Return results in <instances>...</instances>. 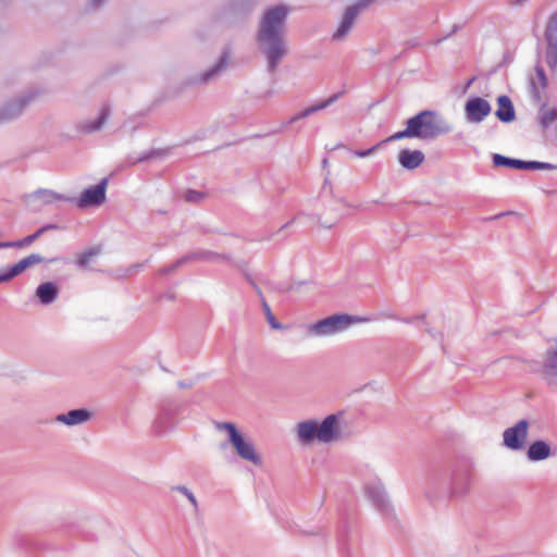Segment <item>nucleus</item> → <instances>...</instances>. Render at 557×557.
<instances>
[{
  "label": "nucleus",
  "mask_w": 557,
  "mask_h": 557,
  "mask_svg": "<svg viewBox=\"0 0 557 557\" xmlns=\"http://www.w3.org/2000/svg\"><path fill=\"white\" fill-rule=\"evenodd\" d=\"M491 112V103L481 97H471L465 104V116L469 123L480 124Z\"/></svg>",
  "instance_id": "obj_15"
},
{
  "label": "nucleus",
  "mask_w": 557,
  "mask_h": 557,
  "mask_svg": "<svg viewBox=\"0 0 557 557\" xmlns=\"http://www.w3.org/2000/svg\"><path fill=\"white\" fill-rule=\"evenodd\" d=\"M214 426L220 432H225L227 440L220 444L221 449H225L228 445L233 447L236 455L244 461L253 466L262 465V457L257 451L253 442L238 430L233 422H214Z\"/></svg>",
  "instance_id": "obj_4"
},
{
  "label": "nucleus",
  "mask_w": 557,
  "mask_h": 557,
  "mask_svg": "<svg viewBox=\"0 0 557 557\" xmlns=\"http://www.w3.org/2000/svg\"><path fill=\"white\" fill-rule=\"evenodd\" d=\"M367 321L366 318L346 313L333 314L321 319L307 326V335L310 337H327L348 330L352 324Z\"/></svg>",
  "instance_id": "obj_5"
},
{
  "label": "nucleus",
  "mask_w": 557,
  "mask_h": 557,
  "mask_svg": "<svg viewBox=\"0 0 557 557\" xmlns=\"http://www.w3.org/2000/svg\"><path fill=\"white\" fill-rule=\"evenodd\" d=\"M72 199L51 189L39 188L30 194L23 196L25 206L32 212H40L45 206L58 201H71Z\"/></svg>",
  "instance_id": "obj_9"
},
{
  "label": "nucleus",
  "mask_w": 557,
  "mask_h": 557,
  "mask_svg": "<svg viewBox=\"0 0 557 557\" xmlns=\"http://www.w3.org/2000/svg\"><path fill=\"white\" fill-rule=\"evenodd\" d=\"M536 121L543 131H547L557 123V106H549L544 102L540 106Z\"/></svg>",
  "instance_id": "obj_24"
},
{
  "label": "nucleus",
  "mask_w": 557,
  "mask_h": 557,
  "mask_svg": "<svg viewBox=\"0 0 557 557\" xmlns=\"http://www.w3.org/2000/svg\"><path fill=\"white\" fill-rule=\"evenodd\" d=\"M474 81H475V77L470 78L467 83V87H470Z\"/></svg>",
  "instance_id": "obj_57"
},
{
  "label": "nucleus",
  "mask_w": 557,
  "mask_h": 557,
  "mask_svg": "<svg viewBox=\"0 0 557 557\" xmlns=\"http://www.w3.org/2000/svg\"><path fill=\"white\" fill-rule=\"evenodd\" d=\"M451 131V124L442 114L432 110H423L407 120L405 129L391 135L385 141H396L405 138L432 140Z\"/></svg>",
  "instance_id": "obj_2"
},
{
  "label": "nucleus",
  "mask_w": 557,
  "mask_h": 557,
  "mask_svg": "<svg viewBox=\"0 0 557 557\" xmlns=\"http://www.w3.org/2000/svg\"><path fill=\"white\" fill-rule=\"evenodd\" d=\"M341 419L342 413H333L318 422V441L320 443L330 444L343 438Z\"/></svg>",
  "instance_id": "obj_11"
},
{
  "label": "nucleus",
  "mask_w": 557,
  "mask_h": 557,
  "mask_svg": "<svg viewBox=\"0 0 557 557\" xmlns=\"http://www.w3.org/2000/svg\"><path fill=\"white\" fill-rule=\"evenodd\" d=\"M425 331H426V332H428V333H429L433 338H435V339H436L437 337H438V338H442V336H443L441 333H435V332H433V330H430V329H428V330H425Z\"/></svg>",
  "instance_id": "obj_49"
},
{
  "label": "nucleus",
  "mask_w": 557,
  "mask_h": 557,
  "mask_svg": "<svg viewBox=\"0 0 557 557\" xmlns=\"http://www.w3.org/2000/svg\"><path fill=\"white\" fill-rule=\"evenodd\" d=\"M473 473L470 469H458L450 476L434 478L428 488L426 497L434 504H446L463 498L470 492Z\"/></svg>",
  "instance_id": "obj_3"
},
{
  "label": "nucleus",
  "mask_w": 557,
  "mask_h": 557,
  "mask_svg": "<svg viewBox=\"0 0 557 557\" xmlns=\"http://www.w3.org/2000/svg\"><path fill=\"white\" fill-rule=\"evenodd\" d=\"M535 75L530 77V92L535 101H540L541 91L547 87V77L542 66H535Z\"/></svg>",
  "instance_id": "obj_26"
},
{
  "label": "nucleus",
  "mask_w": 557,
  "mask_h": 557,
  "mask_svg": "<svg viewBox=\"0 0 557 557\" xmlns=\"http://www.w3.org/2000/svg\"><path fill=\"white\" fill-rule=\"evenodd\" d=\"M493 164L495 166H506L517 170H556L557 165L548 162L541 161H524L520 159H512L499 153L493 156Z\"/></svg>",
  "instance_id": "obj_14"
},
{
  "label": "nucleus",
  "mask_w": 557,
  "mask_h": 557,
  "mask_svg": "<svg viewBox=\"0 0 557 557\" xmlns=\"http://www.w3.org/2000/svg\"><path fill=\"white\" fill-rule=\"evenodd\" d=\"M35 240H36V236L30 234L22 239L12 242V245H13V248H23V247L32 245Z\"/></svg>",
  "instance_id": "obj_38"
},
{
  "label": "nucleus",
  "mask_w": 557,
  "mask_h": 557,
  "mask_svg": "<svg viewBox=\"0 0 557 557\" xmlns=\"http://www.w3.org/2000/svg\"><path fill=\"white\" fill-rule=\"evenodd\" d=\"M544 37H545V39L557 38V11L554 12L548 17Z\"/></svg>",
  "instance_id": "obj_34"
},
{
  "label": "nucleus",
  "mask_w": 557,
  "mask_h": 557,
  "mask_svg": "<svg viewBox=\"0 0 557 557\" xmlns=\"http://www.w3.org/2000/svg\"><path fill=\"white\" fill-rule=\"evenodd\" d=\"M230 63V53L228 51L224 50L218 61L210 66L208 70L203 71L199 74H193L187 76L183 81L184 87H194V86H200V85H208L211 82H214L218 79L227 69Z\"/></svg>",
  "instance_id": "obj_7"
},
{
  "label": "nucleus",
  "mask_w": 557,
  "mask_h": 557,
  "mask_svg": "<svg viewBox=\"0 0 557 557\" xmlns=\"http://www.w3.org/2000/svg\"><path fill=\"white\" fill-rule=\"evenodd\" d=\"M497 110L495 111L496 117L503 123H511L516 119V111L511 99L502 95L497 97Z\"/></svg>",
  "instance_id": "obj_23"
},
{
  "label": "nucleus",
  "mask_w": 557,
  "mask_h": 557,
  "mask_svg": "<svg viewBox=\"0 0 557 557\" xmlns=\"http://www.w3.org/2000/svg\"><path fill=\"white\" fill-rule=\"evenodd\" d=\"M529 0H509V3L515 7H522Z\"/></svg>",
  "instance_id": "obj_48"
},
{
  "label": "nucleus",
  "mask_w": 557,
  "mask_h": 557,
  "mask_svg": "<svg viewBox=\"0 0 557 557\" xmlns=\"http://www.w3.org/2000/svg\"><path fill=\"white\" fill-rule=\"evenodd\" d=\"M91 418L92 412L89 409L78 408L55 416L54 420L67 426H76L89 422Z\"/></svg>",
  "instance_id": "obj_19"
},
{
  "label": "nucleus",
  "mask_w": 557,
  "mask_h": 557,
  "mask_svg": "<svg viewBox=\"0 0 557 557\" xmlns=\"http://www.w3.org/2000/svg\"><path fill=\"white\" fill-rule=\"evenodd\" d=\"M290 8L276 4L267 8L259 17L255 40L259 53L265 61L270 75L277 72L280 64L289 53L287 40V18Z\"/></svg>",
  "instance_id": "obj_1"
},
{
  "label": "nucleus",
  "mask_w": 557,
  "mask_h": 557,
  "mask_svg": "<svg viewBox=\"0 0 557 557\" xmlns=\"http://www.w3.org/2000/svg\"><path fill=\"white\" fill-rule=\"evenodd\" d=\"M108 178H102L97 185L86 188L81 196L75 199V203L79 209L89 207H98L106 201V189Z\"/></svg>",
  "instance_id": "obj_13"
},
{
  "label": "nucleus",
  "mask_w": 557,
  "mask_h": 557,
  "mask_svg": "<svg viewBox=\"0 0 557 557\" xmlns=\"http://www.w3.org/2000/svg\"><path fill=\"white\" fill-rule=\"evenodd\" d=\"M364 495L373 507L382 515H389L393 511L387 493L381 481L366 484Z\"/></svg>",
  "instance_id": "obj_12"
},
{
  "label": "nucleus",
  "mask_w": 557,
  "mask_h": 557,
  "mask_svg": "<svg viewBox=\"0 0 557 557\" xmlns=\"http://www.w3.org/2000/svg\"><path fill=\"white\" fill-rule=\"evenodd\" d=\"M205 198L201 191L188 190L185 195V199L189 202H199Z\"/></svg>",
  "instance_id": "obj_41"
},
{
  "label": "nucleus",
  "mask_w": 557,
  "mask_h": 557,
  "mask_svg": "<svg viewBox=\"0 0 557 557\" xmlns=\"http://www.w3.org/2000/svg\"><path fill=\"white\" fill-rule=\"evenodd\" d=\"M359 14H357V9L347 8L343 13V16L338 23L337 28L332 35V41L334 42H343L347 39L350 34L354 25L356 24Z\"/></svg>",
  "instance_id": "obj_18"
},
{
  "label": "nucleus",
  "mask_w": 557,
  "mask_h": 557,
  "mask_svg": "<svg viewBox=\"0 0 557 557\" xmlns=\"http://www.w3.org/2000/svg\"><path fill=\"white\" fill-rule=\"evenodd\" d=\"M386 143L387 141L382 140V141H380L379 144L372 146L369 149H366V150H355L352 153H354V156H356L358 158H367V157H370V156L374 154Z\"/></svg>",
  "instance_id": "obj_37"
},
{
  "label": "nucleus",
  "mask_w": 557,
  "mask_h": 557,
  "mask_svg": "<svg viewBox=\"0 0 557 557\" xmlns=\"http://www.w3.org/2000/svg\"><path fill=\"white\" fill-rule=\"evenodd\" d=\"M552 456L554 451L550 445L542 440L531 443L527 450V458L532 462L543 461Z\"/></svg>",
  "instance_id": "obj_22"
},
{
  "label": "nucleus",
  "mask_w": 557,
  "mask_h": 557,
  "mask_svg": "<svg viewBox=\"0 0 557 557\" xmlns=\"http://www.w3.org/2000/svg\"><path fill=\"white\" fill-rule=\"evenodd\" d=\"M248 281H249V283L252 285V287L255 288L256 293L259 295L260 300L262 301V298H264V297H263V295H262L261 289L259 288V286H258V285H257V284H256L251 278H248Z\"/></svg>",
  "instance_id": "obj_46"
},
{
  "label": "nucleus",
  "mask_w": 557,
  "mask_h": 557,
  "mask_svg": "<svg viewBox=\"0 0 557 557\" xmlns=\"http://www.w3.org/2000/svg\"><path fill=\"white\" fill-rule=\"evenodd\" d=\"M542 377L549 389L557 392V349L546 351L542 364Z\"/></svg>",
  "instance_id": "obj_17"
},
{
  "label": "nucleus",
  "mask_w": 557,
  "mask_h": 557,
  "mask_svg": "<svg viewBox=\"0 0 557 557\" xmlns=\"http://www.w3.org/2000/svg\"><path fill=\"white\" fill-rule=\"evenodd\" d=\"M171 492H177V493L184 495L188 499V502L190 503L194 512L198 513V511H199L198 500H197L196 496L194 495V493L187 486H185V485H174V486L171 487Z\"/></svg>",
  "instance_id": "obj_30"
},
{
  "label": "nucleus",
  "mask_w": 557,
  "mask_h": 557,
  "mask_svg": "<svg viewBox=\"0 0 557 557\" xmlns=\"http://www.w3.org/2000/svg\"><path fill=\"white\" fill-rule=\"evenodd\" d=\"M298 441L302 445L312 444L315 440L318 441V421L317 420H305L299 422L295 429Z\"/></svg>",
  "instance_id": "obj_20"
},
{
  "label": "nucleus",
  "mask_w": 557,
  "mask_h": 557,
  "mask_svg": "<svg viewBox=\"0 0 557 557\" xmlns=\"http://www.w3.org/2000/svg\"><path fill=\"white\" fill-rule=\"evenodd\" d=\"M293 221H294V220H292V221H289V222L285 223V224L283 225V228H284V227H287L288 225H290Z\"/></svg>",
  "instance_id": "obj_58"
},
{
  "label": "nucleus",
  "mask_w": 557,
  "mask_h": 557,
  "mask_svg": "<svg viewBox=\"0 0 557 557\" xmlns=\"http://www.w3.org/2000/svg\"><path fill=\"white\" fill-rule=\"evenodd\" d=\"M407 45L409 47H416V46H418V42L416 40H410V41L407 42Z\"/></svg>",
  "instance_id": "obj_56"
},
{
  "label": "nucleus",
  "mask_w": 557,
  "mask_h": 557,
  "mask_svg": "<svg viewBox=\"0 0 557 557\" xmlns=\"http://www.w3.org/2000/svg\"><path fill=\"white\" fill-rule=\"evenodd\" d=\"M100 252V249L98 248H90L89 250L83 252L79 258L76 260V264L77 267L82 268V269H86L89 264V262L91 261V259L94 257H96L97 255H99Z\"/></svg>",
  "instance_id": "obj_35"
},
{
  "label": "nucleus",
  "mask_w": 557,
  "mask_h": 557,
  "mask_svg": "<svg viewBox=\"0 0 557 557\" xmlns=\"http://www.w3.org/2000/svg\"><path fill=\"white\" fill-rule=\"evenodd\" d=\"M545 40L547 44L546 62L550 67H555L557 65V38Z\"/></svg>",
  "instance_id": "obj_31"
},
{
  "label": "nucleus",
  "mask_w": 557,
  "mask_h": 557,
  "mask_svg": "<svg viewBox=\"0 0 557 557\" xmlns=\"http://www.w3.org/2000/svg\"><path fill=\"white\" fill-rule=\"evenodd\" d=\"M187 262H227L231 260L228 255L214 252L211 250L198 249L185 255Z\"/></svg>",
  "instance_id": "obj_21"
},
{
  "label": "nucleus",
  "mask_w": 557,
  "mask_h": 557,
  "mask_svg": "<svg viewBox=\"0 0 557 557\" xmlns=\"http://www.w3.org/2000/svg\"><path fill=\"white\" fill-rule=\"evenodd\" d=\"M375 0H356L355 3L350 4L348 8L357 9V14H361V12L371 5Z\"/></svg>",
  "instance_id": "obj_40"
},
{
  "label": "nucleus",
  "mask_w": 557,
  "mask_h": 557,
  "mask_svg": "<svg viewBox=\"0 0 557 557\" xmlns=\"http://www.w3.org/2000/svg\"><path fill=\"white\" fill-rule=\"evenodd\" d=\"M177 384L180 388H190L194 385L193 381H180Z\"/></svg>",
  "instance_id": "obj_44"
},
{
  "label": "nucleus",
  "mask_w": 557,
  "mask_h": 557,
  "mask_svg": "<svg viewBox=\"0 0 557 557\" xmlns=\"http://www.w3.org/2000/svg\"><path fill=\"white\" fill-rule=\"evenodd\" d=\"M248 281H249V283L252 285V287L255 288L256 293L259 295L260 300L262 301V298H264V297H263V295H262L261 289L259 288V286H258V285H257V284H256L251 278H248Z\"/></svg>",
  "instance_id": "obj_47"
},
{
  "label": "nucleus",
  "mask_w": 557,
  "mask_h": 557,
  "mask_svg": "<svg viewBox=\"0 0 557 557\" xmlns=\"http://www.w3.org/2000/svg\"><path fill=\"white\" fill-rule=\"evenodd\" d=\"M262 310L264 312V315L267 318L268 323L271 325L274 330H282L283 325L275 319L274 314L272 313V310L269 306V304L265 301L264 298H262Z\"/></svg>",
  "instance_id": "obj_33"
},
{
  "label": "nucleus",
  "mask_w": 557,
  "mask_h": 557,
  "mask_svg": "<svg viewBox=\"0 0 557 557\" xmlns=\"http://www.w3.org/2000/svg\"><path fill=\"white\" fill-rule=\"evenodd\" d=\"M39 95L40 92L37 89H28L3 101L0 104V125L20 119Z\"/></svg>",
  "instance_id": "obj_6"
},
{
  "label": "nucleus",
  "mask_w": 557,
  "mask_h": 557,
  "mask_svg": "<svg viewBox=\"0 0 557 557\" xmlns=\"http://www.w3.org/2000/svg\"><path fill=\"white\" fill-rule=\"evenodd\" d=\"M172 410L171 409H162V411L160 412V414L158 416V418L156 419V422H154V429H156V432L157 433H164L165 431H168V429H172L173 426H170L168 428L166 426V422L168 420L172 417Z\"/></svg>",
  "instance_id": "obj_32"
},
{
  "label": "nucleus",
  "mask_w": 557,
  "mask_h": 557,
  "mask_svg": "<svg viewBox=\"0 0 557 557\" xmlns=\"http://www.w3.org/2000/svg\"><path fill=\"white\" fill-rule=\"evenodd\" d=\"M299 120H301V119H300V117H298V114H296V115L292 116V117L288 120V122H287V123H288V124H293V123H295V122H297V121H299Z\"/></svg>",
  "instance_id": "obj_54"
},
{
  "label": "nucleus",
  "mask_w": 557,
  "mask_h": 557,
  "mask_svg": "<svg viewBox=\"0 0 557 557\" xmlns=\"http://www.w3.org/2000/svg\"><path fill=\"white\" fill-rule=\"evenodd\" d=\"M44 257L39 253H30L29 256L23 258L17 263L9 267L7 270L0 273V284L4 282H9L15 276L22 274L27 269L44 262Z\"/></svg>",
  "instance_id": "obj_16"
},
{
  "label": "nucleus",
  "mask_w": 557,
  "mask_h": 557,
  "mask_svg": "<svg viewBox=\"0 0 557 557\" xmlns=\"http://www.w3.org/2000/svg\"><path fill=\"white\" fill-rule=\"evenodd\" d=\"M112 115V108L109 103H102L96 117L84 119L75 123L74 129L78 136H88L101 132Z\"/></svg>",
  "instance_id": "obj_8"
},
{
  "label": "nucleus",
  "mask_w": 557,
  "mask_h": 557,
  "mask_svg": "<svg viewBox=\"0 0 557 557\" xmlns=\"http://www.w3.org/2000/svg\"><path fill=\"white\" fill-rule=\"evenodd\" d=\"M163 154H164V152L161 150H151L149 152H144L143 154H140V157L134 163L145 162L152 158L161 157Z\"/></svg>",
  "instance_id": "obj_39"
},
{
  "label": "nucleus",
  "mask_w": 557,
  "mask_h": 557,
  "mask_svg": "<svg viewBox=\"0 0 557 557\" xmlns=\"http://www.w3.org/2000/svg\"><path fill=\"white\" fill-rule=\"evenodd\" d=\"M424 159V153L421 150L403 149L398 154V162L406 170L419 168Z\"/></svg>",
  "instance_id": "obj_25"
},
{
  "label": "nucleus",
  "mask_w": 557,
  "mask_h": 557,
  "mask_svg": "<svg viewBox=\"0 0 557 557\" xmlns=\"http://www.w3.org/2000/svg\"><path fill=\"white\" fill-rule=\"evenodd\" d=\"M0 248H13L12 242H0Z\"/></svg>",
  "instance_id": "obj_50"
},
{
  "label": "nucleus",
  "mask_w": 557,
  "mask_h": 557,
  "mask_svg": "<svg viewBox=\"0 0 557 557\" xmlns=\"http://www.w3.org/2000/svg\"><path fill=\"white\" fill-rule=\"evenodd\" d=\"M510 213L511 212H503V213H499V214L494 215L492 218H488L487 220H496V219H499V218L505 216V215L510 214Z\"/></svg>",
  "instance_id": "obj_53"
},
{
  "label": "nucleus",
  "mask_w": 557,
  "mask_h": 557,
  "mask_svg": "<svg viewBox=\"0 0 557 557\" xmlns=\"http://www.w3.org/2000/svg\"><path fill=\"white\" fill-rule=\"evenodd\" d=\"M422 319H423V317H422V315H419V317H414V318H412V319H405V320H404V322H406V323H412V322H414V321H417V320H422Z\"/></svg>",
  "instance_id": "obj_52"
},
{
  "label": "nucleus",
  "mask_w": 557,
  "mask_h": 557,
  "mask_svg": "<svg viewBox=\"0 0 557 557\" xmlns=\"http://www.w3.org/2000/svg\"><path fill=\"white\" fill-rule=\"evenodd\" d=\"M58 295L59 287L53 282L42 283L36 289V296L45 306L52 304L57 299Z\"/></svg>",
  "instance_id": "obj_27"
},
{
  "label": "nucleus",
  "mask_w": 557,
  "mask_h": 557,
  "mask_svg": "<svg viewBox=\"0 0 557 557\" xmlns=\"http://www.w3.org/2000/svg\"><path fill=\"white\" fill-rule=\"evenodd\" d=\"M58 226L55 224H47L42 227L38 228L33 235L36 236V239H38L45 232L49 230H55Z\"/></svg>",
  "instance_id": "obj_43"
},
{
  "label": "nucleus",
  "mask_w": 557,
  "mask_h": 557,
  "mask_svg": "<svg viewBox=\"0 0 557 557\" xmlns=\"http://www.w3.org/2000/svg\"><path fill=\"white\" fill-rule=\"evenodd\" d=\"M530 423L525 419L519 420L515 425L503 432V444L510 450H521L528 440Z\"/></svg>",
  "instance_id": "obj_10"
},
{
  "label": "nucleus",
  "mask_w": 557,
  "mask_h": 557,
  "mask_svg": "<svg viewBox=\"0 0 557 557\" xmlns=\"http://www.w3.org/2000/svg\"><path fill=\"white\" fill-rule=\"evenodd\" d=\"M141 267H143V265H141L140 263H137V264H134V265L132 267V269H131V270H133L134 272H137V271H139V269H140Z\"/></svg>",
  "instance_id": "obj_55"
},
{
  "label": "nucleus",
  "mask_w": 557,
  "mask_h": 557,
  "mask_svg": "<svg viewBox=\"0 0 557 557\" xmlns=\"http://www.w3.org/2000/svg\"><path fill=\"white\" fill-rule=\"evenodd\" d=\"M459 28H460V26H459V25H457V24H455V25L453 26V28H451V32H450L448 35H446L445 37H443V38L438 39V40H437V42H441V41H443V40L447 39L448 37H450L451 35H454V34H455Z\"/></svg>",
  "instance_id": "obj_45"
},
{
  "label": "nucleus",
  "mask_w": 557,
  "mask_h": 557,
  "mask_svg": "<svg viewBox=\"0 0 557 557\" xmlns=\"http://www.w3.org/2000/svg\"><path fill=\"white\" fill-rule=\"evenodd\" d=\"M58 226L55 224H47L42 227L38 228L33 235L36 236V239H38L45 232L49 230H55Z\"/></svg>",
  "instance_id": "obj_42"
},
{
  "label": "nucleus",
  "mask_w": 557,
  "mask_h": 557,
  "mask_svg": "<svg viewBox=\"0 0 557 557\" xmlns=\"http://www.w3.org/2000/svg\"><path fill=\"white\" fill-rule=\"evenodd\" d=\"M106 0H90L91 5L95 8L100 7Z\"/></svg>",
  "instance_id": "obj_51"
},
{
  "label": "nucleus",
  "mask_w": 557,
  "mask_h": 557,
  "mask_svg": "<svg viewBox=\"0 0 557 557\" xmlns=\"http://www.w3.org/2000/svg\"><path fill=\"white\" fill-rule=\"evenodd\" d=\"M187 259L185 256H183L182 258L177 259L175 262H173L172 264L170 265H166V267H163L160 269V274L161 275H168V274H171L173 273L174 271H176L178 268L187 264Z\"/></svg>",
  "instance_id": "obj_36"
},
{
  "label": "nucleus",
  "mask_w": 557,
  "mask_h": 557,
  "mask_svg": "<svg viewBox=\"0 0 557 557\" xmlns=\"http://www.w3.org/2000/svg\"><path fill=\"white\" fill-rule=\"evenodd\" d=\"M259 0H231L228 11L237 16L249 15L258 4Z\"/></svg>",
  "instance_id": "obj_28"
},
{
  "label": "nucleus",
  "mask_w": 557,
  "mask_h": 557,
  "mask_svg": "<svg viewBox=\"0 0 557 557\" xmlns=\"http://www.w3.org/2000/svg\"><path fill=\"white\" fill-rule=\"evenodd\" d=\"M342 95H343V92L334 94L331 97H329L327 99L306 108L305 110H302L301 112L298 113V117H300L302 120L318 111L326 109L327 107H330L331 104L336 102Z\"/></svg>",
  "instance_id": "obj_29"
}]
</instances>
